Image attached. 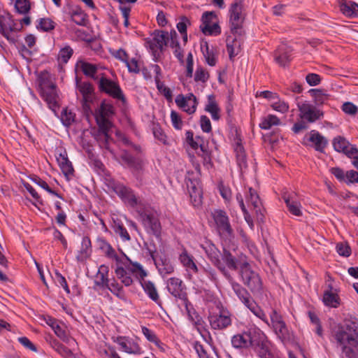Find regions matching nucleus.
Here are the masks:
<instances>
[{"instance_id": "49530a36", "label": "nucleus", "mask_w": 358, "mask_h": 358, "mask_svg": "<svg viewBox=\"0 0 358 358\" xmlns=\"http://www.w3.org/2000/svg\"><path fill=\"white\" fill-rule=\"evenodd\" d=\"M105 288L109 289L113 294L116 295L119 299L124 300L125 295L123 292L122 287L115 280L110 282Z\"/></svg>"}, {"instance_id": "4c0bfd02", "label": "nucleus", "mask_w": 358, "mask_h": 358, "mask_svg": "<svg viewBox=\"0 0 358 358\" xmlns=\"http://www.w3.org/2000/svg\"><path fill=\"white\" fill-rule=\"evenodd\" d=\"M201 141L202 138L196 136L193 143H188V144L194 150H197L199 148L200 151L197 152L198 155L203 157L205 162L208 163L210 161V154L205 145L201 143Z\"/></svg>"}, {"instance_id": "4d7b16f0", "label": "nucleus", "mask_w": 358, "mask_h": 358, "mask_svg": "<svg viewBox=\"0 0 358 358\" xmlns=\"http://www.w3.org/2000/svg\"><path fill=\"white\" fill-rule=\"evenodd\" d=\"M278 336L282 339L285 340L289 338V332L285 323L281 322L279 324L273 327Z\"/></svg>"}, {"instance_id": "dca6fc26", "label": "nucleus", "mask_w": 358, "mask_h": 358, "mask_svg": "<svg viewBox=\"0 0 358 358\" xmlns=\"http://www.w3.org/2000/svg\"><path fill=\"white\" fill-rule=\"evenodd\" d=\"M76 86L83 96V108L85 111H91L90 104L94 99L93 86L87 82H80L76 79Z\"/></svg>"}, {"instance_id": "58836bf2", "label": "nucleus", "mask_w": 358, "mask_h": 358, "mask_svg": "<svg viewBox=\"0 0 358 358\" xmlns=\"http://www.w3.org/2000/svg\"><path fill=\"white\" fill-rule=\"evenodd\" d=\"M49 344L58 354L65 358H72V352L55 338H50Z\"/></svg>"}, {"instance_id": "6ab92c4d", "label": "nucleus", "mask_w": 358, "mask_h": 358, "mask_svg": "<svg viewBox=\"0 0 358 358\" xmlns=\"http://www.w3.org/2000/svg\"><path fill=\"white\" fill-rule=\"evenodd\" d=\"M187 187L191 203L195 207L199 206L202 202V191L199 180L189 176L187 180Z\"/></svg>"}, {"instance_id": "4468645a", "label": "nucleus", "mask_w": 358, "mask_h": 358, "mask_svg": "<svg viewBox=\"0 0 358 358\" xmlns=\"http://www.w3.org/2000/svg\"><path fill=\"white\" fill-rule=\"evenodd\" d=\"M208 320L212 329L216 330L224 329L231 324V314L227 310L210 313Z\"/></svg>"}, {"instance_id": "3c124183", "label": "nucleus", "mask_w": 358, "mask_h": 358, "mask_svg": "<svg viewBox=\"0 0 358 358\" xmlns=\"http://www.w3.org/2000/svg\"><path fill=\"white\" fill-rule=\"evenodd\" d=\"M55 23L50 18H40L36 25L37 29L49 31L55 29Z\"/></svg>"}, {"instance_id": "a211bd4d", "label": "nucleus", "mask_w": 358, "mask_h": 358, "mask_svg": "<svg viewBox=\"0 0 358 358\" xmlns=\"http://www.w3.org/2000/svg\"><path fill=\"white\" fill-rule=\"evenodd\" d=\"M245 199L248 206L252 208L256 214L257 220L264 221V215L262 210V205L257 192L252 187H249L245 194Z\"/></svg>"}, {"instance_id": "bb28decb", "label": "nucleus", "mask_w": 358, "mask_h": 358, "mask_svg": "<svg viewBox=\"0 0 358 358\" xmlns=\"http://www.w3.org/2000/svg\"><path fill=\"white\" fill-rule=\"evenodd\" d=\"M242 35L231 34L227 36V49L231 59L240 52L241 46L243 43Z\"/></svg>"}, {"instance_id": "e433bc0d", "label": "nucleus", "mask_w": 358, "mask_h": 358, "mask_svg": "<svg viewBox=\"0 0 358 358\" xmlns=\"http://www.w3.org/2000/svg\"><path fill=\"white\" fill-rule=\"evenodd\" d=\"M194 349L199 358H218L215 350L210 346H203L199 342L194 343Z\"/></svg>"}, {"instance_id": "423d86ee", "label": "nucleus", "mask_w": 358, "mask_h": 358, "mask_svg": "<svg viewBox=\"0 0 358 358\" xmlns=\"http://www.w3.org/2000/svg\"><path fill=\"white\" fill-rule=\"evenodd\" d=\"M139 218L144 227L155 236H159L161 231V224L157 213L150 208H141L138 207Z\"/></svg>"}, {"instance_id": "ea45409f", "label": "nucleus", "mask_w": 358, "mask_h": 358, "mask_svg": "<svg viewBox=\"0 0 358 358\" xmlns=\"http://www.w3.org/2000/svg\"><path fill=\"white\" fill-rule=\"evenodd\" d=\"M332 286L329 285V289L324 293L323 302L327 306L336 308L339 305V297L332 292Z\"/></svg>"}, {"instance_id": "9b49d317", "label": "nucleus", "mask_w": 358, "mask_h": 358, "mask_svg": "<svg viewBox=\"0 0 358 358\" xmlns=\"http://www.w3.org/2000/svg\"><path fill=\"white\" fill-rule=\"evenodd\" d=\"M169 34L167 31L156 30L151 35V38L146 40V45L155 56L162 52L164 47L169 44Z\"/></svg>"}, {"instance_id": "393cba45", "label": "nucleus", "mask_w": 358, "mask_h": 358, "mask_svg": "<svg viewBox=\"0 0 358 358\" xmlns=\"http://www.w3.org/2000/svg\"><path fill=\"white\" fill-rule=\"evenodd\" d=\"M155 264L159 273L163 277L171 274L174 271V266L169 258L165 255L152 256Z\"/></svg>"}, {"instance_id": "b1692460", "label": "nucleus", "mask_w": 358, "mask_h": 358, "mask_svg": "<svg viewBox=\"0 0 358 358\" xmlns=\"http://www.w3.org/2000/svg\"><path fill=\"white\" fill-rule=\"evenodd\" d=\"M122 266H125L128 271L134 275L139 282L143 281L148 273L143 266L136 262H132L127 256L124 255V260L122 261Z\"/></svg>"}, {"instance_id": "a878e982", "label": "nucleus", "mask_w": 358, "mask_h": 358, "mask_svg": "<svg viewBox=\"0 0 358 358\" xmlns=\"http://www.w3.org/2000/svg\"><path fill=\"white\" fill-rule=\"evenodd\" d=\"M176 103L189 115L193 114L196 111L197 101L196 96L193 94H190L186 97L182 95L178 96L176 99Z\"/></svg>"}, {"instance_id": "cd10ccee", "label": "nucleus", "mask_w": 358, "mask_h": 358, "mask_svg": "<svg viewBox=\"0 0 358 358\" xmlns=\"http://www.w3.org/2000/svg\"><path fill=\"white\" fill-rule=\"evenodd\" d=\"M15 22L8 13H0V33L7 39L10 34L15 30Z\"/></svg>"}, {"instance_id": "0e129e2a", "label": "nucleus", "mask_w": 358, "mask_h": 358, "mask_svg": "<svg viewBox=\"0 0 358 358\" xmlns=\"http://www.w3.org/2000/svg\"><path fill=\"white\" fill-rule=\"evenodd\" d=\"M15 7L20 14H26L30 10V3L28 0H16Z\"/></svg>"}, {"instance_id": "680f3d73", "label": "nucleus", "mask_w": 358, "mask_h": 358, "mask_svg": "<svg viewBox=\"0 0 358 358\" xmlns=\"http://www.w3.org/2000/svg\"><path fill=\"white\" fill-rule=\"evenodd\" d=\"M152 133L156 139H157L162 143L166 145L167 136L158 124H154L152 127Z\"/></svg>"}, {"instance_id": "1a4fd4ad", "label": "nucleus", "mask_w": 358, "mask_h": 358, "mask_svg": "<svg viewBox=\"0 0 358 358\" xmlns=\"http://www.w3.org/2000/svg\"><path fill=\"white\" fill-rule=\"evenodd\" d=\"M243 8L241 1L236 2L231 6L229 22L231 34H232L241 36L243 33L242 29V24L244 20Z\"/></svg>"}, {"instance_id": "338daca9", "label": "nucleus", "mask_w": 358, "mask_h": 358, "mask_svg": "<svg viewBox=\"0 0 358 358\" xmlns=\"http://www.w3.org/2000/svg\"><path fill=\"white\" fill-rule=\"evenodd\" d=\"M170 117L173 127L177 130L182 129L183 122L180 115L175 110H171Z\"/></svg>"}, {"instance_id": "f704fd0d", "label": "nucleus", "mask_w": 358, "mask_h": 358, "mask_svg": "<svg viewBox=\"0 0 358 358\" xmlns=\"http://www.w3.org/2000/svg\"><path fill=\"white\" fill-rule=\"evenodd\" d=\"M340 10L347 17L358 16V3L354 1L343 0L340 3Z\"/></svg>"}, {"instance_id": "de8ad7c7", "label": "nucleus", "mask_w": 358, "mask_h": 358, "mask_svg": "<svg viewBox=\"0 0 358 358\" xmlns=\"http://www.w3.org/2000/svg\"><path fill=\"white\" fill-rule=\"evenodd\" d=\"M236 200L243 213L245 221L247 222L250 227L252 229L254 226L252 219L250 215L248 210L246 209L243 196L240 193L236 194Z\"/></svg>"}, {"instance_id": "c85d7f7f", "label": "nucleus", "mask_w": 358, "mask_h": 358, "mask_svg": "<svg viewBox=\"0 0 358 358\" xmlns=\"http://www.w3.org/2000/svg\"><path fill=\"white\" fill-rule=\"evenodd\" d=\"M296 194L292 193L284 192L282 198L286 203L287 208L290 213L294 216H301L303 213L301 210V203L295 199Z\"/></svg>"}, {"instance_id": "8fccbe9b", "label": "nucleus", "mask_w": 358, "mask_h": 358, "mask_svg": "<svg viewBox=\"0 0 358 358\" xmlns=\"http://www.w3.org/2000/svg\"><path fill=\"white\" fill-rule=\"evenodd\" d=\"M309 92L314 98L315 103L317 105L323 104L328 99L327 94H324L321 90L311 89Z\"/></svg>"}, {"instance_id": "6e6d98bb", "label": "nucleus", "mask_w": 358, "mask_h": 358, "mask_svg": "<svg viewBox=\"0 0 358 358\" xmlns=\"http://www.w3.org/2000/svg\"><path fill=\"white\" fill-rule=\"evenodd\" d=\"M60 118L63 124L69 127L74 122L75 114L67 108H64L62 112Z\"/></svg>"}, {"instance_id": "13d9d810", "label": "nucleus", "mask_w": 358, "mask_h": 358, "mask_svg": "<svg viewBox=\"0 0 358 358\" xmlns=\"http://www.w3.org/2000/svg\"><path fill=\"white\" fill-rule=\"evenodd\" d=\"M113 228L115 232L120 236L122 241H129L131 240L127 230L122 224L115 222Z\"/></svg>"}, {"instance_id": "052dcab7", "label": "nucleus", "mask_w": 358, "mask_h": 358, "mask_svg": "<svg viewBox=\"0 0 358 358\" xmlns=\"http://www.w3.org/2000/svg\"><path fill=\"white\" fill-rule=\"evenodd\" d=\"M55 334L64 342L69 343L71 338L64 329V325H60L59 323L55 325L52 329Z\"/></svg>"}, {"instance_id": "f257e3e1", "label": "nucleus", "mask_w": 358, "mask_h": 358, "mask_svg": "<svg viewBox=\"0 0 358 358\" xmlns=\"http://www.w3.org/2000/svg\"><path fill=\"white\" fill-rule=\"evenodd\" d=\"M336 348L342 358H358V320L355 317L345 318L332 331Z\"/></svg>"}, {"instance_id": "37998d69", "label": "nucleus", "mask_w": 358, "mask_h": 358, "mask_svg": "<svg viewBox=\"0 0 358 358\" xmlns=\"http://www.w3.org/2000/svg\"><path fill=\"white\" fill-rule=\"evenodd\" d=\"M115 273L117 277L121 280L125 286H130L133 283V279L131 277V273L128 271L125 266H118Z\"/></svg>"}, {"instance_id": "2f4dec72", "label": "nucleus", "mask_w": 358, "mask_h": 358, "mask_svg": "<svg viewBox=\"0 0 358 358\" xmlns=\"http://www.w3.org/2000/svg\"><path fill=\"white\" fill-rule=\"evenodd\" d=\"M308 141L312 143L315 150L324 152L328 141L325 137L321 135L317 131L312 130L309 133Z\"/></svg>"}, {"instance_id": "2eb2a0df", "label": "nucleus", "mask_w": 358, "mask_h": 358, "mask_svg": "<svg viewBox=\"0 0 358 358\" xmlns=\"http://www.w3.org/2000/svg\"><path fill=\"white\" fill-rule=\"evenodd\" d=\"M99 87L102 92H106L114 99L121 100L123 102L125 101L122 91L115 82L105 77H101L99 83Z\"/></svg>"}, {"instance_id": "6e6552de", "label": "nucleus", "mask_w": 358, "mask_h": 358, "mask_svg": "<svg viewBox=\"0 0 358 358\" xmlns=\"http://www.w3.org/2000/svg\"><path fill=\"white\" fill-rule=\"evenodd\" d=\"M212 214L220 236L224 239L232 237L234 231L227 213L222 210H215Z\"/></svg>"}, {"instance_id": "a19ab883", "label": "nucleus", "mask_w": 358, "mask_h": 358, "mask_svg": "<svg viewBox=\"0 0 358 358\" xmlns=\"http://www.w3.org/2000/svg\"><path fill=\"white\" fill-rule=\"evenodd\" d=\"M281 124L280 120L275 115L269 114L261 119L259 127L262 129L268 130L273 126H278Z\"/></svg>"}, {"instance_id": "473e14b6", "label": "nucleus", "mask_w": 358, "mask_h": 358, "mask_svg": "<svg viewBox=\"0 0 358 358\" xmlns=\"http://www.w3.org/2000/svg\"><path fill=\"white\" fill-rule=\"evenodd\" d=\"M109 268L107 266L102 264L99 266L95 275L94 285L100 288L105 289L110 282L108 279Z\"/></svg>"}, {"instance_id": "c756f323", "label": "nucleus", "mask_w": 358, "mask_h": 358, "mask_svg": "<svg viewBox=\"0 0 358 358\" xmlns=\"http://www.w3.org/2000/svg\"><path fill=\"white\" fill-rule=\"evenodd\" d=\"M120 159L124 164H126L133 171L138 173L143 167V161L139 158H135L127 152H123L120 155Z\"/></svg>"}, {"instance_id": "09e8293b", "label": "nucleus", "mask_w": 358, "mask_h": 358, "mask_svg": "<svg viewBox=\"0 0 358 358\" xmlns=\"http://www.w3.org/2000/svg\"><path fill=\"white\" fill-rule=\"evenodd\" d=\"M101 249L108 258L115 260L117 263H121V262L122 261V259L117 256V255L115 252V250L112 248V246L109 243L106 242H103Z\"/></svg>"}, {"instance_id": "20e7f679", "label": "nucleus", "mask_w": 358, "mask_h": 358, "mask_svg": "<svg viewBox=\"0 0 358 358\" xmlns=\"http://www.w3.org/2000/svg\"><path fill=\"white\" fill-rule=\"evenodd\" d=\"M114 115V107L109 103L102 101L100 106L95 111V119L99 130L105 137H108V131L112 127L110 118Z\"/></svg>"}, {"instance_id": "5fc2aeb1", "label": "nucleus", "mask_w": 358, "mask_h": 358, "mask_svg": "<svg viewBox=\"0 0 358 358\" xmlns=\"http://www.w3.org/2000/svg\"><path fill=\"white\" fill-rule=\"evenodd\" d=\"M289 57L287 51L280 49L275 53V60L280 66H285L290 61Z\"/></svg>"}, {"instance_id": "f3484780", "label": "nucleus", "mask_w": 358, "mask_h": 358, "mask_svg": "<svg viewBox=\"0 0 358 358\" xmlns=\"http://www.w3.org/2000/svg\"><path fill=\"white\" fill-rule=\"evenodd\" d=\"M259 329H250L248 331L234 335L231 338L232 346L236 348H247L252 347L255 337Z\"/></svg>"}, {"instance_id": "c03bdc74", "label": "nucleus", "mask_w": 358, "mask_h": 358, "mask_svg": "<svg viewBox=\"0 0 358 358\" xmlns=\"http://www.w3.org/2000/svg\"><path fill=\"white\" fill-rule=\"evenodd\" d=\"M76 66L79 68L86 76L95 79V74L97 72V66L96 65L84 61H80L77 63Z\"/></svg>"}, {"instance_id": "7ed1b4c3", "label": "nucleus", "mask_w": 358, "mask_h": 358, "mask_svg": "<svg viewBox=\"0 0 358 358\" xmlns=\"http://www.w3.org/2000/svg\"><path fill=\"white\" fill-rule=\"evenodd\" d=\"M39 90L41 97L48 103V107L56 113L58 107V94L57 86L48 73H43L39 77Z\"/></svg>"}, {"instance_id": "72a5a7b5", "label": "nucleus", "mask_w": 358, "mask_h": 358, "mask_svg": "<svg viewBox=\"0 0 358 358\" xmlns=\"http://www.w3.org/2000/svg\"><path fill=\"white\" fill-rule=\"evenodd\" d=\"M179 259L189 274H195L199 271L197 266L194 261V257L188 254L186 250H184L180 255Z\"/></svg>"}, {"instance_id": "f8f14e48", "label": "nucleus", "mask_w": 358, "mask_h": 358, "mask_svg": "<svg viewBox=\"0 0 358 358\" xmlns=\"http://www.w3.org/2000/svg\"><path fill=\"white\" fill-rule=\"evenodd\" d=\"M297 106L300 118L308 123H313L323 116V113L320 110L308 101L299 103Z\"/></svg>"}, {"instance_id": "412c9836", "label": "nucleus", "mask_w": 358, "mask_h": 358, "mask_svg": "<svg viewBox=\"0 0 358 358\" xmlns=\"http://www.w3.org/2000/svg\"><path fill=\"white\" fill-rule=\"evenodd\" d=\"M115 342L121 347L124 352L128 354L140 355L142 353V350L137 338H132L127 336H118L115 340Z\"/></svg>"}, {"instance_id": "4be33fe9", "label": "nucleus", "mask_w": 358, "mask_h": 358, "mask_svg": "<svg viewBox=\"0 0 358 358\" xmlns=\"http://www.w3.org/2000/svg\"><path fill=\"white\" fill-rule=\"evenodd\" d=\"M202 248L211 262L221 271L224 272L225 268L220 259L221 253L215 245L212 243L206 242Z\"/></svg>"}, {"instance_id": "e2e57ef3", "label": "nucleus", "mask_w": 358, "mask_h": 358, "mask_svg": "<svg viewBox=\"0 0 358 358\" xmlns=\"http://www.w3.org/2000/svg\"><path fill=\"white\" fill-rule=\"evenodd\" d=\"M73 52V49L70 46L62 48L58 54V60L62 63H67Z\"/></svg>"}, {"instance_id": "9d476101", "label": "nucleus", "mask_w": 358, "mask_h": 358, "mask_svg": "<svg viewBox=\"0 0 358 358\" xmlns=\"http://www.w3.org/2000/svg\"><path fill=\"white\" fill-rule=\"evenodd\" d=\"M252 348L259 358H273L271 351V344L266 336L260 330L255 337Z\"/></svg>"}, {"instance_id": "0eeeda50", "label": "nucleus", "mask_w": 358, "mask_h": 358, "mask_svg": "<svg viewBox=\"0 0 358 358\" xmlns=\"http://www.w3.org/2000/svg\"><path fill=\"white\" fill-rule=\"evenodd\" d=\"M107 185L113 190L114 192L127 204L131 207L138 206V199L134 194L133 191L122 184L116 182L115 180L110 179L106 180Z\"/></svg>"}, {"instance_id": "603ef678", "label": "nucleus", "mask_w": 358, "mask_h": 358, "mask_svg": "<svg viewBox=\"0 0 358 358\" xmlns=\"http://www.w3.org/2000/svg\"><path fill=\"white\" fill-rule=\"evenodd\" d=\"M222 259L225 262L227 266L232 270L237 269V265L236 259L230 253L229 251L227 250H224L223 254L222 255Z\"/></svg>"}, {"instance_id": "69168bd1", "label": "nucleus", "mask_w": 358, "mask_h": 358, "mask_svg": "<svg viewBox=\"0 0 358 358\" xmlns=\"http://www.w3.org/2000/svg\"><path fill=\"white\" fill-rule=\"evenodd\" d=\"M209 78V73L203 68L199 67L196 69L194 74V80L196 82H201L203 83L207 82Z\"/></svg>"}, {"instance_id": "aec40b11", "label": "nucleus", "mask_w": 358, "mask_h": 358, "mask_svg": "<svg viewBox=\"0 0 358 358\" xmlns=\"http://www.w3.org/2000/svg\"><path fill=\"white\" fill-rule=\"evenodd\" d=\"M168 292L174 297L187 300L186 286L182 280L178 278H170L166 285Z\"/></svg>"}, {"instance_id": "c9c22d12", "label": "nucleus", "mask_w": 358, "mask_h": 358, "mask_svg": "<svg viewBox=\"0 0 358 358\" xmlns=\"http://www.w3.org/2000/svg\"><path fill=\"white\" fill-rule=\"evenodd\" d=\"M57 162L64 175L69 176L73 173V168L71 162L67 157L66 152H61L57 157Z\"/></svg>"}, {"instance_id": "a18cd8bd", "label": "nucleus", "mask_w": 358, "mask_h": 358, "mask_svg": "<svg viewBox=\"0 0 358 358\" xmlns=\"http://www.w3.org/2000/svg\"><path fill=\"white\" fill-rule=\"evenodd\" d=\"M205 110L210 113L211 117L215 120L220 119V108L213 96H208V102L206 106Z\"/></svg>"}, {"instance_id": "864d4df0", "label": "nucleus", "mask_w": 358, "mask_h": 358, "mask_svg": "<svg viewBox=\"0 0 358 358\" xmlns=\"http://www.w3.org/2000/svg\"><path fill=\"white\" fill-rule=\"evenodd\" d=\"M155 81L156 83V87L159 92L162 94L166 99L171 100L172 99V92L170 88L166 87L164 83L161 82L159 78H155Z\"/></svg>"}, {"instance_id": "f03ea898", "label": "nucleus", "mask_w": 358, "mask_h": 358, "mask_svg": "<svg viewBox=\"0 0 358 358\" xmlns=\"http://www.w3.org/2000/svg\"><path fill=\"white\" fill-rule=\"evenodd\" d=\"M239 275L243 283L248 287L255 296H261L263 294L262 280L259 273L252 268L251 265L248 262L241 263Z\"/></svg>"}, {"instance_id": "5701e85b", "label": "nucleus", "mask_w": 358, "mask_h": 358, "mask_svg": "<svg viewBox=\"0 0 358 358\" xmlns=\"http://www.w3.org/2000/svg\"><path fill=\"white\" fill-rule=\"evenodd\" d=\"M332 144L336 151L343 152L348 157L358 152V149L355 145L350 144L345 138L341 136L335 137Z\"/></svg>"}, {"instance_id": "7c9ffc66", "label": "nucleus", "mask_w": 358, "mask_h": 358, "mask_svg": "<svg viewBox=\"0 0 358 358\" xmlns=\"http://www.w3.org/2000/svg\"><path fill=\"white\" fill-rule=\"evenodd\" d=\"M140 283L148 297L158 306H162V300L160 299L159 294L155 283L152 281L145 280L141 281Z\"/></svg>"}, {"instance_id": "39448f33", "label": "nucleus", "mask_w": 358, "mask_h": 358, "mask_svg": "<svg viewBox=\"0 0 358 358\" xmlns=\"http://www.w3.org/2000/svg\"><path fill=\"white\" fill-rule=\"evenodd\" d=\"M231 287L242 303L257 317L267 322L266 315L252 299L250 293L237 282H232Z\"/></svg>"}, {"instance_id": "79ce46f5", "label": "nucleus", "mask_w": 358, "mask_h": 358, "mask_svg": "<svg viewBox=\"0 0 358 358\" xmlns=\"http://www.w3.org/2000/svg\"><path fill=\"white\" fill-rule=\"evenodd\" d=\"M201 49L206 63L211 66H215L217 59L213 48H210L208 43L205 42L201 45Z\"/></svg>"}, {"instance_id": "774afa93", "label": "nucleus", "mask_w": 358, "mask_h": 358, "mask_svg": "<svg viewBox=\"0 0 358 358\" xmlns=\"http://www.w3.org/2000/svg\"><path fill=\"white\" fill-rule=\"evenodd\" d=\"M125 64L129 72L134 73H138L140 72V64L136 58L128 59Z\"/></svg>"}, {"instance_id": "bf43d9fd", "label": "nucleus", "mask_w": 358, "mask_h": 358, "mask_svg": "<svg viewBox=\"0 0 358 358\" xmlns=\"http://www.w3.org/2000/svg\"><path fill=\"white\" fill-rule=\"evenodd\" d=\"M276 100V101L272 103L271 107L274 110L283 114L288 112L289 108V104L285 101L280 99L279 98Z\"/></svg>"}, {"instance_id": "ddd939ff", "label": "nucleus", "mask_w": 358, "mask_h": 358, "mask_svg": "<svg viewBox=\"0 0 358 358\" xmlns=\"http://www.w3.org/2000/svg\"><path fill=\"white\" fill-rule=\"evenodd\" d=\"M216 16L213 12H205L201 17L202 23L201 30L205 35L217 36L220 34L221 29L219 24L214 21Z\"/></svg>"}]
</instances>
